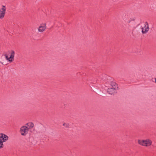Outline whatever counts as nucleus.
Returning a JSON list of instances; mask_svg holds the SVG:
<instances>
[{
	"label": "nucleus",
	"instance_id": "nucleus-12",
	"mask_svg": "<svg viewBox=\"0 0 156 156\" xmlns=\"http://www.w3.org/2000/svg\"><path fill=\"white\" fill-rule=\"evenodd\" d=\"M0 63H1L2 65H3V62H0Z\"/></svg>",
	"mask_w": 156,
	"mask_h": 156
},
{
	"label": "nucleus",
	"instance_id": "nucleus-6",
	"mask_svg": "<svg viewBox=\"0 0 156 156\" xmlns=\"http://www.w3.org/2000/svg\"><path fill=\"white\" fill-rule=\"evenodd\" d=\"M149 30L148 24L147 22H145L144 26L142 28V32L143 34H145L147 33Z\"/></svg>",
	"mask_w": 156,
	"mask_h": 156
},
{
	"label": "nucleus",
	"instance_id": "nucleus-14",
	"mask_svg": "<svg viewBox=\"0 0 156 156\" xmlns=\"http://www.w3.org/2000/svg\"><path fill=\"white\" fill-rule=\"evenodd\" d=\"M155 83H156V79H155Z\"/></svg>",
	"mask_w": 156,
	"mask_h": 156
},
{
	"label": "nucleus",
	"instance_id": "nucleus-2",
	"mask_svg": "<svg viewBox=\"0 0 156 156\" xmlns=\"http://www.w3.org/2000/svg\"><path fill=\"white\" fill-rule=\"evenodd\" d=\"M8 52L11 54V55L9 57L8 55L6 54H5L4 56L5 57L6 59L9 62L11 63L14 60L15 52L13 50H12L11 51H9Z\"/></svg>",
	"mask_w": 156,
	"mask_h": 156
},
{
	"label": "nucleus",
	"instance_id": "nucleus-13",
	"mask_svg": "<svg viewBox=\"0 0 156 156\" xmlns=\"http://www.w3.org/2000/svg\"><path fill=\"white\" fill-rule=\"evenodd\" d=\"M66 125V124L65 123H64L63 124V126H65V125ZM66 125H67V124H66Z\"/></svg>",
	"mask_w": 156,
	"mask_h": 156
},
{
	"label": "nucleus",
	"instance_id": "nucleus-8",
	"mask_svg": "<svg viewBox=\"0 0 156 156\" xmlns=\"http://www.w3.org/2000/svg\"><path fill=\"white\" fill-rule=\"evenodd\" d=\"M107 92L111 94H114L116 92V89L115 88L110 87L108 88Z\"/></svg>",
	"mask_w": 156,
	"mask_h": 156
},
{
	"label": "nucleus",
	"instance_id": "nucleus-1",
	"mask_svg": "<svg viewBox=\"0 0 156 156\" xmlns=\"http://www.w3.org/2000/svg\"><path fill=\"white\" fill-rule=\"evenodd\" d=\"M138 143L140 145L143 146L148 147L152 145V141L149 139L143 140H138Z\"/></svg>",
	"mask_w": 156,
	"mask_h": 156
},
{
	"label": "nucleus",
	"instance_id": "nucleus-3",
	"mask_svg": "<svg viewBox=\"0 0 156 156\" xmlns=\"http://www.w3.org/2000/svg\"><path fill=\"white\" fill-rule=\"evenodd\" d=\"M29 128L26 126H23L20 128V131L23 136H25L28 133Z\"/></svg>",
	"mask_w": 156,
	"mask_h": 156
},
{
	"label": "nucleus",
	"instance_id": "nucleus-9",
	"mask_svg": "<svg viewBox=\"0 0 156 156\" xmlns=\"http://www.w3.org/2000/svg\"><path fill=\"white\" fill-rule=\"evenodd\" d=\"M111 85L112 87L115 88V89L117 87V85L116 84V83L114 82H111Z\"/></svg>",
	"mask_w": 156,
	"mask_h": 156
},
{
	"label": "nucleus",
	"instance_id": "nucleus-4",
	"mask_svg": "<svg viewBox=\"0 0 156 156\" xmlns=\"http://www.w3.org/2000/svg\"><path fill=\"white\" fill-rule=\"evenodd\" d=\"M6 10V8L5 6L2 5L0 9V19H2L5 16Z\"/></svg>",
	"mask_w": 156,
	"mask_h": 156
},
{
	"label": "nucleus",
	"instance_id": "nucleus-10",
	"mask_svg": "<svg viewBox=\"0 0 156 156\" xmlns=\"http://www.w3.org/2000/svg\"><path fill=\"white\" fill-rule=\"evenodd\" d=\"M26 125L29 127V128H28L29 129L30 128H32L34 126V124L32 122L28 123L26 124Z\"/></svg>",
	"mask_w": 156,
	"mask_h": 156
},
{
	"label": "nucleus",
	"instance_id": "nucleus-11",
	"mask_svg": "<svg viewBox=\"0 0 156 156\" xmlns=\"http://www.w3.org/2000/svg\"><path fill=\"white\" fill-rule=\"evenodd\" d=\"M3 142L0 141V148H3Z\"/></svg>",
	"mask_w": 156,
	"mask_h": 156
},
{
	"label": "nucleus",
	"instance_id": "nucleus-5",
	"mask_svg": "<svg viewBox=\"0 0 156 156\" xmlns=\"http://www.w3.org/2000/svg\"><path fill=\"white\" fill-rule=\"evenodd\" d=\"M46 29V23H43L41 24L39 27L38 30V32L40 33H42L44 32Z\"/></svg>",
	"mask_w": 156,
	"mask_h": 156
},
{
	"label": "nucleus",
	"instance_id": "nucleus-7",
	"mask_svg": "<svg viewBox=\"0 0 156 156\" xmlns=\"http://www.w3.org/2000/svg\"><path fill=\"white\" fill-rule=\"evenodd\" d=\"M8 136L2 133H0V141L4 142L8 140Z\"/></svg>",
	"mask_w": 156,
	"mask_h": 156
}]
</instances>
